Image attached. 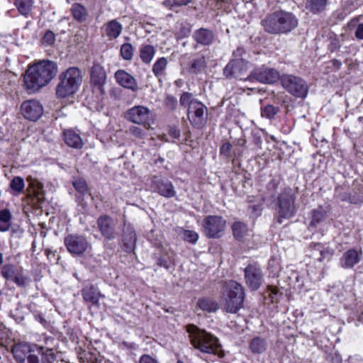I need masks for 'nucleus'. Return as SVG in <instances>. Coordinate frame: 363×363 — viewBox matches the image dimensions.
Segmentation results:
<instances>
[{
    "label": "nucleus",
    "mask_w": 363,
    "mask_h": 363,
    "mask_svg": "<svg viewBox=\"0 0 363 363\" xmlns=\"http://www.w3.org/2000/svg\"><path fill=\"white\" fill-rule=\"evenodd\" d=\"M262 25L268 33L286 34L298 26V19L293 13L281 10L267 15Z\"/></svg>",
    "instance_id": "1"
},
{
    "label": "nucleus",
    "mask_w": 363,
    "mask_h": 363,
    "mask_svg": "<svg viewBox=\"0 0 363 363\" xmlns=\"http://www.w3.org/2000/svg\"><path fill=\"white\" fill-rule=\"evenodd\" d=\"M187 332L191 343L194 348L203 353L214 354L219 357L223 356L218 339L216 336L194 325H189Z\"/></svg>",
    "instance_id": "2"
},
{
    "label": "nucleus",
    "mask_w": 363,
    "mask_h": 363,
    "mask_svg": "<svg viewBox=\"0 0 363 363\" xmlns=\"http://www.w3.org/2000/svg\"><path fill=\"white\" fill-rule=\"evenodd\" d=\"M23 77V87L28 94L39 92L45 86V60L30 64Z\"/></svg>",
    "instance_id": "3"
},
{
    "label": "nucleus",
    "mask_w": 363,
    "mask_h": 363,
    "mask_svg": "<svg viewBox=\"0 0 363 363\" xmlns=\"http://www.w3.org/2000/svg\"><path fill=\"white\" fill-rule=\"evenodd\" d=\"M60 82L56 87L57 98H65L75 94L82 82L80 70L75 67L67 69L61 73Z\"/></svg>",
    "instance_id": "4"
},
{
    "label": "nucleus",
    "mask_w": 363,
    "mask_h": 363,
    "mask_svg": "<svg viewBox=\"0 0 363 363\" xmlns=\"http://www.w3.org/2000/svg\"><path fill=\"white\" fill-rule=\"evenodd\" d=\"M278 222L281 223V218L289 219L296 213V197L290 189H286L278 197Z\"/></svg>",
    "instance_id": "5"
},
{
    "label": "nucleus",
    "mask_w": 363,
    "mask_h": 363,
    "mask_svg": "<svg viewBox=\"0 0 363 363\" xmlns=\"http://www.w3.org/2000/svg\"><path fill=\"white\" fill-rule=\"evenodd\" d=\"M280 81L284 89L297 98H305L308 87L306 82L301 77L293 74H283Z\"/></svg>",
    "instance_id": "6"
},
{
    "label": "nucleus",
    "mask_w": 363,
    "mask_h": 363,
    "mask_svg": "<svg viewBox=\"0 0 363 363\" xmlns=\"http://www.w3.org/2000/svg\"><path fill=\"white\" fill-rule=\"evenodd\" d=\"M229 292L225 301V309L227 312L235 313L242 306L245 297L244 289L239 283L231 281L229 284Z\"/></svg>",
    "instance_id": "7"
},
{
    "label": "nucleus",
    "mask_w": 363,
    "mask_h": 363,
    "mask_svg": "<svg viewBox=\"0 0 363 363\" xmlns=\"http://www.w3.org/2000/svg\"><path fill=\"white\" fill-rule=\"evenodd\" d=\"M202 226L207 237L219 238L225 228L226 222L221 216H208L203 219Z\"/></svg>",
    "instance_id": "8"
},
{
    "label": "nucleus",
    "mask_w": 363,
    "mask_h": 363,
    "mask_svg": "<svg viewBox=\"0 0 363 363\" xmlns=\"http://www.w3.org/2000/svg\"><path fill=\"white\" fill-rule=\"evenodd\" d=\"M151 111L144 106H135L125 113V118L129 121L148 128L150 125Z\"/></svg>",
    "instance_id": "9"
},
{
    "label": "nucleus",
    "mask_w": 363,
    "mask_h": 363,
    "mask_svg": "<svg viewBox=\"0 0 363 363\" xmlns=\"http://www.w3.org/2000/svg\"><path fill=\"white\" fill-rule=\"evenodd\" d=\"M188 118L196 128H201L207 118V108L200 101H194L188 108Z\"/></svg>",
    "instance_id": "10"
},
{
    "label": "nucleus",
    "mask_w": 363,
    "mask_h": 363,
    "mask_svg": "<svg viewBox=\"0 0 363 363\" xmlns=\"http://www.w3.org/2000/svg\"><path fill=\"white\" fill-rule=\"evenodd\" d=\"M246 285L252 291L257 290L263 281V272L257 263L249 264L244 270Z\"/></svg>",
    "instance_id": "11"
},
{
    "label": "nucleus",
    "mask_w": 363,
    "mask_h": 363,
    "mask_svg": "<svg viewBox=\"0 0 363 363\" xmlns=\"http://www.w3.org/2000/svg\"><path fill=\"white\" fill-rule=\"evenodd\" d=\"M250 79H255L264 84H273L280 79V75L277 70L274 68L262 66L255 68L250 74Z\"/></svg>",
    "instance_id": "12"
},
{
    "label": "nucleus",
    "mask_w": 363,
    "mask_h": 363,
    "mask_svg": "<svg viewBox=\"0 0 363 363\" xmlns=\"http://www.w3.org/2000/svg\"><path fill=\"white\" fill-rule=\"evenodd\" d=\"M149 186L152 191L157 192L165 198H172L176 195V191L172 183L158 177H153L150 180Z\"/></svg>",
    "instance_id": "13"
},
{
    "label": "nucleus",
    "mask_w": 363,
    "mask_h": 363,
    "mask_svg": "<svg viewBox=\"0 0 363 363\" xmlns=\"http://www.w3.org/2000/svg\"><path fill=\"white\" fill-rule=\"evenodd\" d=\"M65 243L70 253L77 255L84 253L89 246L84 237L77 235H68L65 240Z\"/></svg>",
    "instance_id": "14"
},
{
    "label": "nucleus",
    "mask_w": 363,
    "mask_h": 363,
    "mask_svg": "<svg viewBox=\"0 0 363 363\" xmlns=\"http://www.w3.org/2000/svg\"><path fill=\"white\" fill-rule=\"evenodd\" d=\"M23 116L33 121L38 120L43 113V106L35 100L24 101L21 105Z\"/></svg>",
    "instance_id": "15"
},
{
    "label": "nucleus",
    "mask_w": 363,
    "mask_h": 363,
    "mask_svg": "<svg viewBox=\"0 0 363 363\" xmlns=\"http://www.w3.org/2000/svg\"><path fill=\"white\" fill-rule=\"evenodd\" d=\"M363 258L361 250L350 249L344 252L340 259V266L344 269H352Z\"/></svg>",
    "instance_id": "16"
},
{
    "label": "nucleus",
    "mask_w": 363,
    "mask_h": 363,
    "mask_svg": "<svg viewBox=\"0 0 363 363\" xmlns=\"http://www.w3.org/2000/svg\"><path fill=\"white\" fill-rule=\"evenodd\" d=\"M97 226L105 238L112 240L115 238L114 222L111 217L101 216L97 220Z\"/></svg>",
    "instance_id": "17"
},
{
    "label": "nucleus",
    "mask_w": 363,
    "mask_h": 363,
    "mask_svg": "<svg viewBox=\"0 0 363 363\" xmlns=\"http://www.w3.org/2000/svg\"><path fill=\"white\" fill-rule=\"evenodd\" d=\"M246 70V62L242 59L231 60L224 69V74L228 77L242 79V73Z\"/></svg>",
    "instance_id": "18"
},
{
    "label": "nucleus",
    "mask_w": 363,
    "mask_h": 363,
    "mask_svg": "<svg viewBox=\"0 0 363 363\" xmlns=\"http://www.w3.org/2000/svg\"><path fill=\"white\" fill-rule=\"evenodd\" d=\"M115 79L121 86L130 89L133 91L138 90V83L136 79L129 73L123 69H119L115 73Z\"/></svg>",
    "instance_id": "19"
},
{
    "label": "nucleus",
    "mask_w": 363,
    "mask_h": 363,
    "mask_svg": "<svg viewBox=\"0 0 363 363\" xmlns=\"http://www.w3.org/2000/svg\"><path fill=\"white\" fill-rule=\"evenodd\" d=\"M123 26L116 19L108 21L101 28L102 35L108 40L116 39L121 34Z\"/></svg>",
    "instance_id": "20"
},
{
    "label": "nucleus",
    "mask_w": 363,
    "mask_h": 363,
    "mask_svg": "<svg viewBox=\"0 0 363 363\" xmlns=\"http://www.w3.org/2000/svg\"><path fill=\"white\" fill-rule=\"evenodd\" d=\"M310 257L313 259L322 262L325 259H329L333 254V250L325 247L320 243H313L310 246Z\"/></svg>",
    "instance_id": "21"
},
{
    "label": "nucleus",
    "mask_w": 363,
    "mask_h": 363,
    "mask_svg": "<svg viewBox=\"0 0 363 363\" xmlns=\"http://www.w3.org/2000/svg\"><path fill=\"white\" fill-rule=\"evenodd\" d=\"M106 80V74L102 66L94 65L91 72V82L98 87L101 93H104L103 86Z\"/></svg>",
    "instance_id": "22"
},
{
    "label": "nucleus",
    "mask_w": 363,
    "mask_h": 363,
    "mask_svg": "<svg viewBox=\"0 0 363 363\" xmlns=\"http://www.w3.org/2000/svg\"><path fill=\"white\" fill-rule=\"evenodd\" d=\"M11 352L16 362L26 363L27 354L31 352L30 345L25 342H18L12 347Z\"/></svg>",
    "instance_id": "23"
},
{
    "label": "nucleus",
    "mask_w": 363,
    "mask_h": 363,
    "mask_svg": "<svg viewBox=\"0 0 363 363\" xmlns=\"http://www.w3.org/2000/svg\"><path fill=\"white\" fill-rule=\"evenodd\" d=\"M192 37L197 43L203 46L210 45L214 41L213 31L203 28L196 30Z\"/></svg>",
    "instance_id": "24"
},
{
    "label": "nucleus",
    "mask_w": 363,
    "mask_h": 363,
    "mask_svg": "<svg viewBox=\"0 0 363 363\" xmlns=\"http://www.w3.org/2000/svg\"><path fill=\"white\" fill-rule=\"evenodd\" d=\"M64 140L69 147L74 149H81L84 145V142L80 135L71 129L64 131Z\"/></svg>",
    "instance_id": "25"
},
{
    "label": "nucleus",
    "mask_w": 363,
    "mask_h": 363,
    "mask_svg": "<svg viewBox=\"0 0 363 363\" xmlns=\"http://www.w3.org/2000/svg\"><path fill=\"white\" fill-rule=\"evenodd\" d=\"M71 13L73 18L78 22L83 23L86 21L89 17V13L86 8L81 4L75 3L71 7Z\"/></svg>",
    "instance_id": "26"
},
{
    "label": "nucleus",
    "mask_w": 363,
    "mask_h": 363,
    "mask_svg": "<svg viewBox=\"0 0 363 363\" xmlns=\"http://www.w3.org/2000/svg\"><path fill=\"white\" fill-rule=\"evenodd\" d=\"M328 0H306V9L313 14L324 11L328 6Z\"/></svg>",
    "instance_id": "27"
},
{
    "label": "nucleus",
    "mask_w": 363,
    "mask_h": 363,
    "mask_svg": "<svg viewBox=\"0 0 363 363\" xmlns=\"http://www.w3.org/2000/svg\"><path fill=\"white\" fill-rule=\"evenodd\" d=\"M123 245L126 251L133 250L136 243V234L130 226H125L124 228Z\"/></svg>",
    "instance_id": "28"
},
{
    "label": "nucleus",
    "mask_w": 363,
    "mask_h": 363,
    "mask_svg": "<svg viewBox=\"0 0 363 363\" xmlns=\"http://www.w3.org/2000/svg\"><path fill=\"white\" fill-rule=\"evenodd\" d=\"M155 53L156 49L151 45H142L140 48V57L145 64L149 65L152 62Z\"/></svg>",
    "instance_id": "29"
},
{
    "label": "nucleus",
    "mask_w": 363,
    "mask_h": 363,
    "mask_svg": "<svg viewBox=\"0 0 363 363\" xmlns=\"http://www.w3.org/2000/svg\"><path fill=\"white\" fill-rule=\"evenodd\" d=\"M168 65V60L166 57H162L158 58L153 64L152 72L158 79L164 77L166 74V69Z\"/></svg>",
    "instance_id": "30"
},
{
    "label": "nucleus",
    "mask_w": 363,
    "mask_h": 363,
    "mask_svg": "<svg viewBox=\"0 0 363 363\" xmlns=\"http://www.w3.org/2000/svg\"><path fill=\"white\" fill-rule=\"evenodd\" d=\"M82 296L86 301L97 304L101 296L100 292L94 286H89L82 290Z\"/></svg>",
    "instance_id": "31"
},
{
    "label": "nucleus",
    "mask_w": 363,
    "mask_h": 363,
    "mask_svg": "<svg viewBox=\"0 0 363 363\" xmlns=\"http://www.w3.org/2000/svg\"><path fill=\"white\" fill-rule=\"evenodd\" d=\"M267 347V342L265 339L256 337H254L250 343V349L254 354L263 353Z\"/></svg>",
    "instance_id": "32"
},
{
    "label": "nucleus",
    "mask_w": 363,
    "mask_h": 363,
    "mask_svg": "<svg viewBox=\"0 0 363 363\" xmlns=\"http://www.w3.org/2000/svg\"><path fill=\"white\" fill-rule=\"evenodd\" d=\"M197 306L202 311L208 313L216 312L218 309V303L208 298H199Z\"/></svg>",
    "instance_id": "33"
},
{
    "label": "nucleus",
    "mask_w": 363,
    "mask_h": 363,
    "mask_svg": "<svg viewBox=\"0 0 363 363\" xmlns=\"http://www.w3.org/2000/svg\"><path fill=\"white\" fill-rule=\"evenodd\" d=\"M233 235L237 240H242L249 234L247 225L241 222H236L233 225Z\"/></svg>",
    "instance_id": "34"
},
{
    "label": "nucleus",
    "mask_w": 363,
    "mask_h": 363,
    "mask_svg": "<svg viewBox=\"0 0 363 363\" xmlns=\"http://www.w3.org/2000/svg\"><path fill=\"white\" fill-rule=\"evenodd\" d=\"M206 63L207 62L204 56H199L192 60L190 69L193 73L198 74L206 67Z\"/></svg>",
    "instance_id": "35"
},
{
    "label": "nucleus",
    "mask_w": 363,
    "mask_h": 363,
    "mask_svg": "<svg viewBox=\"0 0 363 363\" xmlns=\"http://www.w3.org/2000/svg\"><path fill=\"white\" fill-rule=\"evenodd\" d=\"M15 5L19 12L23 15H27L31 10L33 0H15Z\"/></svg>",
    "instance_id": "36"
},
{
    "label": "nucleus",
    "mask_w": 363,
    "mask_h": 363,
    "mask_svg": "<svg viewBox=\"0 0 363 363\" xmlns=\"http://www.w3.org/2000/svg\"><path fill=\"white\" fill-rule=\"evenodd\" d=\"M19 270L12 264H6L1 269V275L6 280L11 281Z\"/></svg>",
    "instance_id": "37"
},
{
    "label": "nucleus",
    "mask_w": 363,
    "mask_h": 363,
    "mask_svg": "<svg viewBox=\"0 0 363 363\" xmlns=\"http://www.w3.org/2000/svg\"><path fill=\"white\" fill-rule=\"evenodd\" d=\"M279 111V108L271 104L266 105L261 109V115L262 117L268 119L273 118Z\"/></svg>",
    "instance_id": "38"
},
{
    "label": "nucleus",
    "mask_w": 363,
    "mask_h": 363,
    "mask_svg": "<svg viewBox=\"0 0 363 363\" xmlns=\"http://www.w3.org/2000/svg\"><path fill=\"white\" fill-rule=\"evenodd\" d=\"M120 54L125 60H130L133 56V48L130 43H126L121 45Z\"/></svg>",
    "instance_id": "39"
},
{
    "label": "nucleus",
    "mask_w": 363,
    "mask_h": 363,
    "mask_svg": "<svg viewBox=\"0 0 363 363\" xmlns=\"http://www.w3.org/2000/svg\"><path fill=\"white\" fill-rule=\"evenodd\" d=\"M325 218V213L323 210H313L310 225L316 227Z\"/></svg>",
    "instance_id": "40"
},
{
    "label": "nucleus",
    "mask_w": 363,
    "mask_h": 363,
    "mask_svg": "<svg viewBox=\"0 0 363 363\" xmlns=\"http://www.w3.org/2000/svg\"><path fill=\"white\" fill-rule=\"evenodd\" d=\"M24 180L21 177H15L10 183L11 189L16 191L17 194L21 193L24 189Z\"/></svg>",
    "instance_id": "41"
},
{
    "label": "nucleus",
    "mask_w": 363,
    "mask_h": 363,
    "mask_svg": "<svg viewBox=\"0 0 363 363\" xmlns=\"http://www.w3.org/2000/svg\"><path fill=\"white\" fill-rule=\"evenodd\" d=\"M58 72L57 65L55 62L47 60V84L48 81L53 79Z\"/></svg>",
    "instance_id": "42"
},
{
    "label": "nucleus",
    "mask_w": 363,
    "mask_h": 363,
    "mask_svg": "<svg viewBox=\"0 0 363 363\" xmlns=\"http://www.w3.org/2000/svg\"><path fill=\"white\" fill-rule=\"evenodd\" d=\"M194 101H198L196 99H192V94L189 92H185L183 94H182L179 102L180 104L183 106H188V108L190 107L191 104Z\"/></svg>",
    "instance_id": "43"
},
{
    "label": "nucleus",
    "mask_w": 363,
    "mask_h": 363,
    "mask_svg": "<svg viewBox=\"0 0 363 363\" xmlns=\"http://www.w3.org/2000/svg\"><path fill=\"white\" fill-rule=\"evenodd\" d=\"M184 239L190 243L195 244L199 239V235L193 230H185L184 232Z\"/></svg>",
    "instance_id": "44"
},
{
    "label": "nucleus",
    "mask_w": 363,
    "mask_h": 363,
    "mask_svg": "<svg viewBox=\"0 0 363 363\" xmlns=\"http://www.w3.org/2000/svg\"><path fill=\"white\" fill-rule=\"evenodd\" d=\"M11 281L16 284L18 286H24L28 284V280L22 274L21 272L19 270L17 274Z\"/></svg>",
    "instance_id": "45"
},
{
    "label": "nucleus",
    "mask_w": 363,
    "mask_h": 363,
    "mask_svg": "<svg viewBox=\"0 0 363 363\" xmlns=\"http://www.w3.org/2000/svg\"><path fill=\"white\" fill-rule=\"evenodd\" d=\"M73 186L81 194H84L87 191L86 183L84 179H77L73 182Z\"/></svg>",
    "instance_id": "46"
},
{
    "label": "nucleus",
    "mask_w": 363,
    "mask_h": 363,
    "mask_svg": "<svg viewBox=\"0 0 363 363\" xmlns=\"http://www.w3.org/2000/svg\"><path fill=\"white\" fill-rule=\"evenodd\" d=\"M130 133L135 137L142 138L145 135L143 130L137 126H132L129 128Z\"/></svg>",
    "instance_id": "47"
},
{
    "label": "nucleus",
    "mask_w": 363,
    "mask_h": 363,
    "mask_svg": "<svg viewBox=\"0 0 363 363\" xmlns=\"http://www.w3.org/2000/svg\"><path fill=\"white\" fill-rule=\"evenodd\" d=\"M11 214L8 209L0 211V221L11 223Z\"/></svg>",
    "instance_id": "48"
},
{
    "label": "nucleus",
    "mask_w": 363,
    "mask_h": 363,
    "mask_svg": "<svg viewBox=\"0 0 363 363\" xmlns=\"http://www.w3.org/2000/svg\"><path fill=\"white\" fill-rule=\"evenodd\" d=\"M33 200L36 201V202L39 205V207L41 208L42 205L43 204V202H44L43 193L40 192L39 190H35Z\"/></svg>",
    "instance_id": "49"
},
{
    "label": "nucleus",
    "mask_w": 363,
    "mask_h": 363,
    "mask_svg": "<svg viewBox=\"0 0 363 363\" xmlns=\"http://www.w3.org/2000/svg\"><path fill=\"white\" fill-rule=\"evenodd\" d=\"M231 147H232V145L230 143H224L220 149V154L228 157L229 154H230V151L231 150Z\"/></svg>",
    "instance_id": "50"
},
{
    "label": "nucleus",
    "mask_w": 363,
    "mask_h": 363,
    "mask_svg": "<svg viewBox=\"0 0 363 363\" xmlns=\"http://www.w3.org/2000/svg\"><path fill=\"white\" fill-rule=\"evenodd\" d=\"M191 33V28L187 26H182L178 33L179 38L187 37Z\"/></svg>",
    "instance_id": "51"
},
{
    "label": "nucleus",
    "mask_w": 363,
    "mask_h": 363,
    "mask_svg": "<svg viewBox=\"0 0 363 363\" xmlns=\"http://www.w3.org/2000/svg\"><path fill=\"white\" fill-rule=\"evenodd\" d=\"M166 104L172 109H174L177 105V101L174 96H168L166 99Z\"/></svg>",
    "instance_id": "52"
},
{
    "label": "nucleus",
    "mask_w": 363,
    "mask_h": 363,
    "mask_svg": "<svg viewBox=\"0 0 363 363\" xmlns=\"http://www.w3.org/2000/svg\"><path fill=\"white\" fill-rule=\"evenodd\" d=\"M169 134L174 139H179L180 137V130L177 127H170L169 129Z\"/></svg>",
    "instance_id": "53"
},
{
    "label": "nucleus",
    "mask_w": 363,
    "mask_h": 363,
    "mask_svg": "<svg viewBox=\"0 0 363 363\" xmlns=\"http://www.w3.org/2000/svg\"><path fill=\"white\" fill-rule=\"evenodd\" d=\"M140 363H158L157 361L147 354H144L140 358Z\"/></svg>",
    "instance_id": "54"
},
{
    "label": "nucleus",
    "mask_w": 363,
    "mask_h": 363,
    "mask_svg": "<svg viewBox=\"0 0 363 363\" xmlns=\"http://www.w3.org/2000/svg\"><path fill=\"white\" fill-rule=\"evenodd\" d=\"M355 36L359 40H363V23L358 25L355 31Z\"/></svg>",
    "instance_id": "55"
},
{
    "label": "nucleus",
    "mask_w": 363,
    "mask_h": 363,
    "mask_svg": "<svg viewBox=\"0 0 363 363\" xmlns=\"http://www.w3.org/2000/svg\"><path fill=\"white\" fill-rule=\"evenodd\" d=\"M9 330L3 324L0 323V339H4V337L8 336Z\"/></svg>",
    "instance_id": "56"
},
{
    "label": "nucleus",
    "mask_w": 363,
    "mask_h": 363,
    "mask_svg": "<svg viewBox=\"0 0 363 363\" xmlns=\"http://www.w3.org/2000/svg\"><path fill=\"white\" fill-rule=\"evenodd\" d=\"M26 359V363H39L38 357L35 354H29Z\"/></svg>",
    "instance_id": "57"
},
{
    "label": "nucleus",
    "mask_w": 363,
    "mask_h": 363,
    "mask_svg": "<svg viewBox=\"0 0 363 363\" xmlns=\"http://www.w3.org/2000/svg\"><path fill=\"white\" fill-rule=\"evenodd\" d=\"M11 223L0 221V231L6 232L10 229Z\"/></svg>",
    "instance_id": "58"
},
{
    "label": "nucleus",
    "mask_w": 363,
    "mask_h": 363,
    "mask_svg": "<svg viewBox=\"0 0 363 363\" xmlns=\"http://www.w3.org/2000/svg\"><path fill=\"white\" fill-rule=\"evenodd\" d=\"M47 44H52L55 40V35L52 31L47 30Z\"/></svg>",
    "instance_id": "59"
},
{
    "label": "nucleus",
    "mask_w": 363,
    "mask_h": 363,
    "mask_svg": "<svg viewBox=\"0 0 363 363\" xmlns=\"http://www.w3.org/2000/svg\"><path fill=\"white\" fill-rule=\"evenodd\" d=\"M174 2L175 6H182L189 4L191 2V0H175Z\"/></svg>",
    "instance_id": "60"
},
{
    "label": "nucleus",
    "mask_w": 363,
    "mask_h": 363,
    "mask_svg": "<svg viewBox=\"0 0 363 363\" xmlns=\"http://www.w3.org/2000/svg\"><path fill=\"white\" fill-rule=\"evenodd\" d=\"M157 265L160 267H164L165 269H169V264L167 261L164 259H159L157 261Z\"/></svg>",
    "instance_id": "61"
},
{
    "label": "nucleus",
    "mask_w": 363,
    "mask_h": 363,
    "mask_svg": "<svg viewBox=\"0 0 363 363\" xmlns=\"http://www.w3.org/2000/svg\"><path fill=\"white\" fill-rule=\"evenodd\" d=\"M34 318L36 320L39 321L41 324H43V325H45V321L44 320L43 314L35 313Z\"/></svg>",
    "instance_id": "62"
},
{
    "label": "nucleus",
    "mask_w": 363,
    "mask_h": 363,
    "mask_svg": "<svg viewBox=\"0 0 363 363\" xmlns=\"http://www.w3.org/2000/svg\"><path fill=\"white\" fill-rule=\"evenodd\" d=\"M349 201L351 203H354V204H357V203H359L360 202L362 201V199H356L354 196H349Z\"/></svg>",
    "instance_id": "63"
},
{
    "label": "nucleus",
    "mask_w": 363,
    "mask_h": 363,
    "mask_svg": "<svg viewBox=\"0 0 363 363\" xmlns=\"http://www.w3.org/2000/svg\"><path fill=\"white\" fill-rule=\"evenodd\" d=\"M175 0H165L164 1V5L167 7H169L170 9H172L174 6H175L174 1Z\"/></svg>",
    "instance_id": "64"
}]
</instances>
